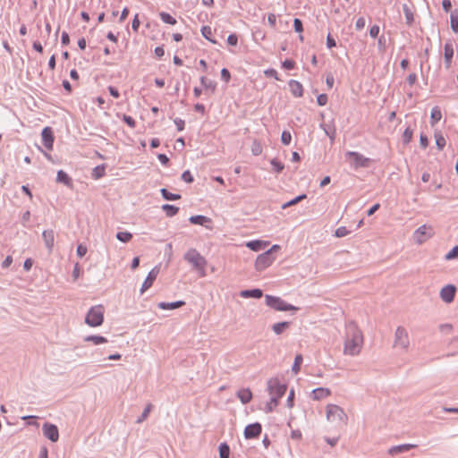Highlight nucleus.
I'll list each match as a JSON object with an SVG mask.
<instances>
[{"instance_id":"nucleus-28","label":"nucleus","mask_w":458,"mask_h":458,"mask_svg":"<svg viewBox=\"0 0 458 458\" xmlns=\"http://www.w3.org/2000/svg\"><path fill=\"white\" fill-rule=\"evenodd\" d=\"M85 342H92L95 345L107 343V339L101 335H88L84 337Z\"/></svg>"},{"instance_id":"nucleus-32","label":"nucleus","mask_w":458,"mask_h":458,"mask_svg":"<svg viewBox=\"0 0 458 458\" xmlns=\"http://www.w3.org/2000/svg\"><path fill=\"white\" fill-rule=\"evenodd\" d=\"M451 29L454 32H458V10H454L450 15Z\"/></svg>"},{"instance_id":"nucleus-26","label":"nucleus","mask_w":458,"mask_h":458,"mask_svg":"<svg viewBox=\"0 0 458 458\" xmlns=\"http://www.w3.org/2000/svg\"><path fill=\"white\" fill-rule=\"evenodd\" d=\"M185 302L183 301H177L174 302H159L157 307L161 310H174L183 306Z\"/></svg>"},{"instance_id":"nucleus-14","label":"nucleus","mask_w":458,"mask_h":458,"mask_svg":"<svg viewBox=\"0 0 458 458\" xmlns=\"http://www.w3.org/2000/svg\"><path fill=\"white\" fill-rule=\"evenodd\" d=\"M261 429V425L259 422L250 424L244 429V437L247 439L255 438L259 436Z\"/></svg>"},{"instance_id":"nucleus-53","label":"nucleus","mask_w":458,"mask_h":458,"mask_svg":"<svg viewBox=\"0 0 458 458\" xmlns=\"http://www.w3.org/2000/svg\"><path fill=\"white\" fill-rule=\"evenodd\" d=\"M327 96L326 94H320L317 98L318 105L320 106H326L327 103Z\"/></svg>"},{"instance_id":"nucleus-58","label":"nucleus","mask_w":458,"mask_h":458,"mask_svg":"<svg viewBox=\"0 0 458 458\" xmlns=\"http://www.w3.org/2000/svg\"><path fill=\"white\" fill-rule=\"evenodd\" d=\"M380 29L377 25H373L369 30V35L371 38H377L379 34Z\"/></svg>"},{"instance_id":"nucleus-18","label":"nucleus","mask_w":458,"mask_h":458,"mask_svg":"<svg viewBox=\"0 0 458 458\" xmlns=\"http://www.w3.org/2000/svg\"><path fill=\"white\" fill-rule=\"evenodd\" d=\"M445 53H444V58H445V64L447 69L450 68L452 64V59L454 56V47L451 42H446L445 44L444 47Z\"/></svg>"},{"instance_id":"nucleus-40","label":"nucleus","mask_w":458,"mask_h":458,"mask_svg":"<svg viewBox=\"0 0 458 458\" xmlns=\"http://www.w3.org/2000/svg\"><path fill=\"white\" fill-rule=\"evenodd\" d=\"M270 164L276 173H281L284 168V164L276 158H273Z\"/></svg>"},{"instance_id":"nucleus-34","label":"nucleus","mask_w":458,"mask_h":458,"mask_svg":"<svg viewBox=\"0 0 458 458\" xmlns=\"http://www.w3.org/2000/svg\"><path fill=\"white\" fill-rule=\"evenodd\" d=\"M403 13H404V15H405L406 23L408 25H411L413 22V21H414L413 13L411 12L410 7L406 4H404L403 5Z\"/></svg>"},{"instance_id":"nucleus-27","label":"nucleus","mask_w":458,"mask_h":458,"mask_svg":"<svg viewBox=\"0 0 458 458\" xmlns=\"http://www.w3.org/2000/svg\"><path fill=\"white\" fill-rule=\"evenodd\" d=\"M442 118V113L438 106H434L431 110L430 114V123L431 125H435L438 123Z\"/></svg>"},{"instance_id":"nucleus-25","label":"nucleus","mask_w":458,"mask_h":458,"mask_svg":"<svg viewBox=\"0 0 458 458\" xmlns=\"http://www.w3.org/2000/svg\"><path fill=\"white\" fill-rule=\"evenodd\" d=\"M56 181L60 183H63L68 187H72V178L65 173L64 172L63 170H59L57 172V175H56Z\"/></svg>"},{"instance_id":"nucleus-1","label":"nucleus","mask_w":458,"mask_h":458,"mask_svg":"<svg viewBox=\"0 0 458 458\" xmlns=\"http://www.w3.org/2000/svg\"><path fill=\"white\" fill-rule=\"evenodd\" d=\"M362 345V332L354 323L348 324L344 344V353L349 356H356L360 352Z\"/></svg>"},{"instance_id":"nucleus-46","label":"nucleus","mask_w":458,"mask_h":458,"mask_svg":"<svg viewBox=\"0 0 458 458\" xmlns=\"http://www.w3.org/2000/svg\"><path fill=\"white\" fill-rule=\"evenodd\" d=\"M292 140V135L290 131H284L281 135V141L284 145H289Z\"/></svg>"},{"instance_id":"nucleus-48","label":"nucleus","mask_w":458,"mask_h":458,"mask_svg":"<svg viewBox=\"0 0 458 458\" xmlns=\"http://www.w3.org/2000/svg\"><path fill=\"white\" fill-rule=\"evenodd\" d=\"M321 127L323 128L326 134L331 139V140H335V130L329 128L327 125L321 124Z\"/></svg>"},{"instance_id":"nucleus-56","label":"nucleus","mask_w":458,"mask_h":458,"mask_svg":"<svg viewBox=\"0 0 458 458\" xmlns=\"http://www.w3.org/2000/svg\"><path fill=\"white\" fill-rule=\"evenodd\" d=\"M221 78L225 82H228L230 81L231 74H230L229 71L226 68H223L221 70Z\"/></svg>"},{"instance_id":"nucleus-57","label":"nucleus","mask_w":458,"mask_h":458,"mask_svg":"<svg viewBox=\"0 0 458 458\" xmlns=\"http://www.w3.org/2000/svg\"><path fill=\"white\" fill-rule=\"evenodd\" d=\"M87 250H87V247H86V246H84V245H82V244H80V245H78V247H77V250H76V252H77V255H78L80 258H82L83 256H85V255H86Z\"/></svg>"},{"instance_id":"nucleus-47","label":"nucleus","mask_w":458,"mask_h":458,"mask_svg":"<svg viewBox=\"0 0 458 458\" xmlns=\"http://www.w3.org/2000/svg\"><path fill=\"white\" fill-rule=\"evenodd\" d=\"M349 233V230L345 226H340L335 230V235L338 238H342L348 235Z\"/></svg>"},{"instance_id":"nucleus-62","label":"nucleus","mask_w":458,"mask_h":458,"mask_svg":"<svg viewBox=\"0 0 458 458\" xmlns=\"http://www.w3.org/2000/svg\"><path fill=\"white\" fill-rule=\"evenodd\" d=\"M283 67L286 70H292L294 67V62L289 59H286L283 62Z\"/></svg>"},{"instance_id":"nucleus-31","label":"nucleus","mask_w":458,"mask_h":458,"mask_svg":"<svg viewBox=\"0 0 458 458\" xmlns=\"http://www.w3.org/2000/svg\"><path fill=\"white\" fill-rule=\"evenodd\" d=\"M160 192H161L162 197L166 200H177V199H181L180 194L171 193L165 188H162L160 190Z\"/></svg>"},{"instance_id":"nucleus-52","label":"nucleus","mask_w":458,"mask_h":458,"mask_svg":"<svg viewBox=\"0 0 458 458\" xmlns=\"http://www.w3.org/2000/svg\"><path fill=\"white\" fill-rule=\"evenodd\" d=\"M182 180L185 182L191 183L193 182V176L189 170L184 171L182 174Z\"/></svg>"},{"instance_id":"nucleus-8","label":"nucleus","mask_w":458,"mask_h":458,"mask_svg":"<svg viewBox=\"0 0 458 458\" xmlns=\"http://www.w3.org/2000/svg\"><path fill=\"white\" fill-rule=\"evenodd\" d=\"M345 156L348 162L350 163V165L354 169H358L360 167H368L369 165L370 159L360 154L359 152L348 151L346 152Z\"/></svg>"},{"instance_id":"nucleus-12","label":"nucleus","mask_w":458,"mask_h":458,"mask_svg":"<svg viewBox=\"0 0 458 458\" xmlns=\"http://www.w3.org/2000/svg\"><path fill=\"white\" fill-rule=\"evenodd\" d=\"M456 293V287L454 284H446L441 288L439 296L445 303H451L454 301Z\"/></svg>"},{"instance_id":"nucleus-15","label":"nucleus","mask_w":458,"mask_h":458,"mask_svg":"<svg viewBox=\"0 0 458 458\" xmlns=\"http://www.w3.org/2000/svg\"><path fill=\"white\" fill-rule=\"evenodd\" d=\"M189 221L193 225H202L209 230L213 229L212 220H211V218H209L208 216H201V215L191 216L189 218Z\"/></svg>"},{"instance_id":"nucleus-36","label":"nucleus","mask_w":458,"mask_h":458,"mask_svg":"<svg viewBox=\"0 0 458 458\" xmlns=\"http://www.w3.org/2000/svg\"><path fill=\"white\" fill-rule=\"evenodd\" d=\"M159 17H160L161 21L165 23L171 24V25L176 24V20L167 13L161 12L159 13Z\"/></svg>"},{"instance_id":"nucleus-23","label":"nucleus","mask_w":458,"mask_h":458,"mask_svg":"<svg viewBox=\"0 0 458 458\" xmlns=\"http://www.w3.org/2000/svg\"><path fill=\"white\" fill-rule=\"evenodd\" d=\"M267 243L268 242H264V241L254 240V241L248 242L246 243V246L253 251H259V250H263L267 245Z\"/></svg>"},{"instance_id":"nucleus-22","label":"nucleus","mask_w":458,"mask_h":458,"mask_svg":"<svg viewBox=\"0 0 458 458\" xmlns=\"http://www.w3.org/2000/svg\"><path fill=\"white\" fill-rule=\"evenodd\" d=\"M263 295L260 289L242 290L240 292V296L242 298H254L259 299Z\"/></svg>"},{"instance_id":"nucleus-16","label":"nucleus","mask_w":458,"mask_h":458,"mask_svg":"<svg viewBox=\"0 0 458 458\" xmlns=\"http://www.w3.org/2000/svg\"><path fill=\"white\" fill-rule=\"evenodd\" d=\"M43 145L48 149L53 148L54 135L50 127H45L41 132Z\"/></svg>"},{"instance_id":"nucleus-39","label":"nucleus","mask_w":458,"mask_h":458,"mask_svg":"<svg viewBox=\"0 0 458 458\" xmlns=\"http://www.w3.org/2000/svg\"><path fill=\"white\" fill-rule=\"evenodd\" d=\"M301 362H302V356L301 354L296 355L295 359H294V362L292 366V371L294 374L299 373Z\"/></svg>"},{"instance_id":"nucleus-45","label":"nucleus","mask_w":458,"mask_h":458,"mask_svg":"<svg viewBox=\"0 0 458 458\" xmlns=\"http://www.w3.org/2000/svg\"><path fill=\"white\" fill-rule=\"evenodd\" d=\"M277 405L278 401H276L275 398L270 397L269 402L266 405V412H272Z\"/></svg>"},{"instance_id":"nucleus-4","label":"nucleus","mask_w":458,"mask_h":458,"mask_svg":"<svg viewBox=\"0 0 458 458\" xmlns=\"http://www.w3.org/2000/svg\"><path fill=\"white\" fill-rule=\"evenodd\" d=\"M410 345L411 341L407 329L402 326L397 327L394 332L393 347L403 352H407Z\"/></svg>"},{"instance_id":"nucleus-29","label":"nucleus","mask_w":458,"mask_h":458,"mask_svg":"<svg viewBox=\"0 0 458 458\" xmlns=\"http://www.w3.org/2000/svg\"><path fill=\"white\" fill-rule=\"evenodd\" d=\"M290 326V322H287V321H284V322H279V323H276L272 326V330L274 331L275 334L276 335H280L282 334L286 328H288Z\"/></svg>"},{"instance_id":"nucleus-55","label":"nucleus","mask_w":458,"mask_h":458,"mask_svg":"<svg viewBox=\"0 0 458 458\" xmlns=\"http://www.w3.org/2000/svg\"><path fill=\"white\" fill-rule=\"evenodd\" d=\"M294 390L291 389L287 397L286 404L289 408L293 407Z\"/></svg>"},{"instance_id":"nucleus-20","label":"nucleus","mask_w":458,"mask_h":458,"mask_svg":"<svg viewBox=\"0 0 458 458\" xmlns=\"http://www.w3.org/2000/svg\"><path fill=\"white\" fill-rule=\"evenodd\" d=\"M291 93L296 97L301 98L303 95V87L301 82L295 80H291L288 83Z\"/></svg>"},{"instance_id":"nucleus-43","label":"nucleus","mask_w":458,"mask_h":458,"mask_svg":"<svg viewBox=\"0 0 458 458\" xmlns=\"http://www.w3.org/2000/svg\"><path fill=\"white\" fill-rule=\"evenodd\" d=\"M151 409H152V405H151L150 403H149V404H148V405L144 408L143 412H142V413H141V415L138 418V420H137V421H136V422H137V423H141V422H143V421H144V420L148 417V415H149V412H150Z\"/></svg>"},{"instance_id":"nucleus-3","label":"nucleus","mask_w":458,"mask_h":458,"mask_svg":"<svg viewBox=\"0 0 458 458\" xmlns=\"http://www.w3.org/2000/svg\"><path fill=\"white\" fill-rule=\"evenodd\" d=\"M184 259L192 266L193 269L199 273L200 276H205V267L207 265V261L197 250L190 249L184 254Z\"/></svg>"},{"instance_id":"nucleus-51","label":"nucleus","mask_w":458,"mask_h":458,"mask_svg":"<svg viewBox=\"0 0 458 458\" xmlns=\"http://www.w3.org/2000/svg\"><path fill=\"white\" fill-rule=\"evenodd\" d=\"M412 138V131L410 128H406L403 134V139L404 143H408L411 141Z\"/></svg>"},{"instance_id":"nucleus-50","label":"nucleus","mask_w":458,"mask_h":458,"mask_svg":"<svg viewBox=\"0 0 458 458\" xmlns=\"http://www.w3.org/2000/svg\"><path fill=\"white\" fill-rule=\"evenodd\" d=\"M123 120L131 128H134L136 126L135 120L130 115L123 114Z\"/></svg>"},{"instance_id":"nucleus-41","label":"nucleus","mask_w":458,"mask_h":458,"mask_svg":"<svg viewBox=\"0 0 458 458\" xmlns=\"http://www.w3.org/2000/svg\"><path fill=\"white\" fill-rule=\"evenodd\" d=\"M201 34L206 39L209 40L212 43H216V41L211 38L212 30L209 26H203L201 28Z\"/></svg>"},{"instance_id":"nucleus-42","label":"nucleus","mask_w":458,"mask_h":458,"mask_svg":"<svg viewBox=\"0 0 458 458\" xmlns=\"http://www.w3.org/2000/svg\"><path fill=\"white\" fill-rule=\"evenodd\" d=\"M445 260L458 259V245L454 246L450 251L445 256Z\"/></svg>"},{"instance_id":"nucleus-21","label":"nucleus","mask_w":458,"mask_h":458,"mask_svg":"<svg viewBox=\"0 0 458 458\" xmlns=\"http://www.w3.org/2000/svg\"><path fill=\"white\" fill-rule=\"evenodd\" d=\"M331 394V391L328 388L318 387L311 392V397L313 400H321Z\"/></svg>"},{"instance_id":"nucleus-17","label":"nucleus","mask_w":458,"mask_h":458,"mask_svg":"<svg viewBox=\"0 0 458 458\" xmlns=\"http://www.w3.org/2000/svg\"><path fill=\"white\" fill-rule=\"evenodd\" d=\"M42 237L44 240V243L46 248L49 252L53 250L55 245V233L53 230H45L42 233Z\"/></svg>"},{"instance_id":"nucleus-24","label":"nucleus","mask_w":458,"mask_h":458,"mask_svg":"<svg viewBox=\"0 0 458 458\" xmlns=\"http://www.w3.org/2000/svg\"><path fill=\"white\" fill-rule=\"evenodd\" d=\"M237 396L243 404H246L250 402L252 398V393L249 388H242L238 391Z\"/></svg>"},{"instance_id":"nucleus-63","label":"nucleus","mask_w":458,"mask_h":458,"mask_svg":"<svg viewBox=\"0 0 458 458\" xmlns=\"http://www.w3.org/2000/svg\"><path fill=\"white\" fill-rule=\"evenodd\" d=\"M251 151L254 156H259L262 151L260 145L255 142L252 146Z\"/></svg>"},{"instance_id":"nucleus-19","label":"nucleus","mask_w":458,"mask_h":458,"mask_svg":"<svg viewBox=\"0 0 458 458\" xmlns=\"http://www.w3.org/2000/svg\"><path fill=\"white\" fill-rule=\"evenodd\" d=\"M414 447H416V445L413 444H403L394 445L388 449V454L394 456L401 453L408 452Z\"/></svg>"},{"instance_id":"nucleus-49","label":"nucleus","mask_w":458,"mask_h":458,"mask_svg":"<svg viewBox=\"0 0 458 458\" xmlns=\"http://www.w3.org/2000/svg\"><path fill=\"white\" fill-rule=\"evenodd\" d=\"M436 137V144L439 149H443L445 146V139L442 135H435Z\"/></svg>"},{"instance_id":"nucleus-7","label":"nucleus","mask_w":458,"mask_h":458,"mask_svg":"<svg viewBox=\"0 0 458 458\" xmlns=\"http://www.w3.org/2000/svg\"><path fill=\"white\" fill-rule=\"evenodd\" d=\"M265 299H266V304L268 307H270L276 310H278V311H289V310H299V308L285 302L283 299H281L280 297H277V296H272V295L267 294L265 296Z\"/></svg>"},{"instance_id":"nucleus-44","label":"nucleus","mask_w":458,"mask_h":458,"mask_svg":"<svg viewBox=\"0 0 458 458\" xmlns=\"http://www.w3.org/2000/svg\"><path fill=\"white\" fill-rule=\"evenodd\" d=\"M37 417L33 415H25L21 417L22 420H27L28 425L35 426L38 428L39 424L36 421Z\"/></svg>"},{"instance_id":"nucleus-59","label":"nucleus","mask_w":458,"mask_h":458,"mask_svg":"<svg viewBox=\"0 0 458 458\" xmlns=\"http://www.w3.org/2000/svg\"><path fill=\"white\" fill-rule=\"evenodd\" d=\"M227 43L230 45V46H236L237 43H238V38L235 34H230L228 37H227Z\"/></svg>"},{"instance_id":"nucleus-38","label":"nucleus","mask_w":458,"mask_h":458,"mask_svg":"<svg viewBox=\"0 0 458 458\" xmlns=\"http://www.w3.org/2000/svg\"><path fill=\"white\" fill-rule=\"evenodd\" d=\"M116 238L122 242H128L131 240L132 234L129 232H119L116 233Z\"/></svg>"},{"instance_id":"nucleus-60","label":"nucleus","mask_w":458,"mask_h":458,"mask_svg":"<svg viewBox=\"0 0 458 458\" xmlns=\"http://www.w3.org/2000/svg\"><path fill=\"white\" fill-rule=\"evenodd\" d=\"M365 19L363 17H360L355 23L356 30H360L365 27Z\"/></svg>"},{"instance_id":"nucleus-33","label":"nucleus","mask_w":458,"mask_h":458,"mask_svg":"<svg viewBox=\"0 0 458 458\" xmlns=\"http://www.w3.org/2000/svg\"><path fill=\"white\" fill-rule=\"evenodd\" d=\"M200 82L206 89H210L212 92L215 91L216 86V83L215 81L208 80L206 77L202 76L200 78Z\"/></svg>"},{"instance_id":"nucleus-6","label":"nucleus","mask_w":458,"mask_h":458,"mask_svg":"<svg viewBox=\"0 0 458 458\" xmlns=\"http://www.w3.org/2000/svg\"><path fill=\"white\" fill-rule=\"evenodd\" d=\"M286 389V385L282 384L277 377H272L267 382V390L270 397L278 402L284 395Z\"/></svg>"},{"instance_id":"nucleus-13","label":"nucleus","mask_w":458,"mask_h":458,"mask_svg":"<svg viewBox=\"0 0 458 458\" xmlns=\"http://www.w3.org/2000/svg\"><path fill=\"white\" fill-rule=\"evenodd\" d=\"M160 270L159 266H156L153 267L148 274L145 281L143 282L141 288H140V293H143L145 291H147L148 288H150L154 283V281L157 279L158 273Z\"/></svg>"},{"instance_id":"nucleus-54","label":"nucleus","mask_w":458,"mask_h":458,"mask_svg":"<svg viewBox=\"0 0 458 458\" xmlns=\"http://www.w3.org/2000/svg\"><path fill=\"white\" fill-rule=\"evenodd\" d=\"M293 27L296 32H301L303 30L302 22L300 19L295 18L293 21Z\"/></svg>"},{"instance_id":"nucleus-37","label":"nucleus","mask_w":458,"mask_h":458,"mask_svg":"<svg viewBox=\"0 0 458 458\" xmlns=\"http://www.w3.org/2000/svg\"><path fill=\"white\" fill-rule=\"evenodd\" d=\"M230 448L227 444L222 443L219 445V457L220 458H229Z\"/></svg>"},{"instance_id":"nucleus-61","label":"nucleus","mask_w":458,"mask_h":458,"mask_svg":"<svg viewBox=\"0 0 458 458\" xmlns=\"http://www.w3.org/2000/svg\"><path fill=\"white\" fill-rule=\"evenodd\" d=\"M30 211H26V212H24L22 214L21 223H22L23 226H27V223L30 221Z\"/></svg>"},{"instance_id":"nucleus-35","label":"nucleus","mask_w":458,"mask_h":458,"mask_svg":"<svg viewBox=\"0 0 458 458\" xmlns=\"http://www.w3.org/2000/svg\"><path fill=\"white\" fill-rule=\"evenodd\" d=\"M306 198H307L306 194L299 195V196L295 197L294 199H291L290 201H287V202L284 203L282 205V208L285 209V208H289L291 206L296 205L301 200H302V199H304Z\"/></svg>"},{"instance_id":"nucleus-5","label":"nucleus","mask_w":458,"mask_h":458,"mask_svg":"<svg viewBox=\"0 0 458 458\" xmlns=\"http://www.w3.org/2000/svg\"><path fill=\"white\" fill-rule=\"evenodd\" d=\"M104 313L105 308L103 305L91 307L86 315L85 323L91 327L101 326L104 322Z\"/></svg>"},{"instance_id":"nucleus-11","label":"nucleus","mask_w":458,"mask_h":458,"mask_svg":"<svg viewBox=\"0 0 458 458\" xmlns=\"http://www.w3.org/2000/svg\"><path fill=\"white\" fill-rule=\"evenodd\" d=\"M42 431L45 437L49 439L50 441L55 443L59 439V430L58 428L52 423L46 422L42 426Z\"/></svg>"},{"instance_id":"nucleus-30","label":"nucleus","mask_w":458,"mask_h":458,"mask_svg":"<svg viewBox=\"0 0 458 458\" xmlns=\"http://www.w3.org/2000/svg\"><path fill=\"white\" fill-rule=\"evenodd\" d=\"M162 209L165 212L166 216L169 217L175 216L179 211V208L177 207H175L174 205H170V204H164L162 206Z\"/></svg>"},{"instance_id":"nucleus-2","label":"nucleus","mask_w":458,"mask_h":458,"mask_svg":"<svg viewBox=\"0 0 458 458\" xmlns=\"http://www.w3.org/2000/svg\"><path fill=\"white\" fill-rule=\"evenodd\" d=\"M326 417L327 421L335 425L345 426L348 423V416L339 405L329 403L326 406Z\"/></svg>"},{"instance_id":"nucleus-9","label":"nucleus","mask_w":458,"mask_h":458,"mask_svg":"<svg viewBox=\"0 0 458 458\" xmlns=\"http://www.w3.org/2000/svg\"><path fill=\"white\" fill-rule=\"evenodd\" d=\"M433 233L434 232L431 226L423 225L415 230L413 233V239L418 244H421L431 238Z\"/></svg>"},{"instance_id":"nucleus-10","label":"nucleus","mask_w":458,"mask_h":458,"mask_svg":"<svg viewBox=\"0 0 458 458\" xmlns=\"http://www.w3.org/2000/svg\"><path fill=\"white\" fill-rule=\"evenodd\" d=\"M276 259L274 256L269 254V251H265L259 254L255 261V268L258 271H263L268 267Z\"/></svg>"},{"instance_id":"nucleus-64","label":"nucleus","mask_w":458,"mask_h":458,"mask_svg":"<svg viewBox=\"0 0 458 458\" xmlns=\"http://www.w3.org/2000/svg\"><path fill=\"white\" fill-rule=\"evenodd\" d=\"M174 123H175V125H176V127H177V130H178V131H182V130L184 129V124H185V123H184V121H183L182 119H181V118H176V119L174 120Z\"/></svg>"}]
</instances>
